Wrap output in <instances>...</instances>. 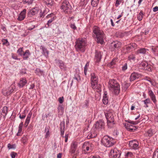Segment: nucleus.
Masks as SVG:
<instances>
[{
    "mask_svg": "<svg viewBox=\"0 0 158 158\" xmlns=\"http://www.w3.org/2000/svg\"><path fill=\"white\" fill-rule=\"evenodd\" d=\"M86 44L85 39L79 38L77 40L75 46L76 51L78 52H84Z\"/></svg>",
    "mask_w": 158,
    "mask_h": 158,
    "instance_id": "obj_1",
    "label": "nucleus"
},
{
    "mask_svg": "<svg viewBox=\"0 0 158 158\" xmlns=\"http://www.w3.org/2000/svg\"><path fill=\"white\" fill-rule=\"evenodd\" d=\"M108 87L109 89L115 94H118L119 93V85L115 80H110L108 82Z\"/></svg>",
    "mask_w": 158,
    "mask_h": 158,
    "instance_id": "obj_2",
    "label": "nucleus"
},
{
    "mask_svg": "<svg viewBox=\"0 0 158 158\" xmlns=\"http://www.w3.org/2000/svg\"><path fill=\"white\" fill-rule=\"evenodd\" d=\"M102 117L105 116L107 120V125L109 127H111L114 124V115L113 114L110 112H108L106 114L104 112H102L101 114Z\"/></svg>",
    "mask_w": 158,
    "mask_h": 158,
    "instance_id": "obj_3",
    "label": "nucleus"
},
{
    "mask_svg": "<svg viewBox=\"0 0 158 158\" xmlns=\"http://www.w3.org/2000/svg\"><path fill=\"white\" fill-rule=\"evenodd\" d=\"M114 143V139L107 135L104 136L101 140V143L102 144L108 147L112 146Z\"/></svg>",
    "mask_w": 158,
    "mask_h": 158,
    "instance_id": "obj_4",
    "label": "nucleus"
},
{
    "mask_svg": "<svg viewBox=\"0 0 158 158\" xmlns=\"http://www.w3.org/2000/svg\"><path fill=\"white\" fill-rule=\"evenodd\" d=\"M91 76V80L92 87L98 93V77L95 76L94 73L92 74Z\"/></svg>",
    "mask_w": 158,
    "mask_h": 158,
    "instance_id": "obj_5",
    "label": "nucleus"
},
{
    "mask_svg": "<svg viewBox=\"0 0 158 158\" xmlns=\"http://www.w3.org/2000/svg\"><path fill=\"white\" fill-rule=\"evenodd\" d=\"M61 8L66 13H70L72 11V7L69 2L67 1H64L62 2Z\"/></svg>",
    "mask_w": 158,
    "mask_h": 158,
    "instance_id": "obj_6",
    "label": "nucleus"
},
{
    "mask_svg": "<svg viewBox=\"0 0 158 158\" xmlns=\"http://www.w3.org/2000/svg\"><path fill=\"white\" fill-rule=\"evenodd\" d=\"M55 61L56 64L58 65L61 71H66L68 68L64 62L60 60L55 59Z\"/></svg>",
    "mask_w": 158,
    "mask_h": 158,
    "instance_id": "obj_7",
    "label": "nucleus"
},
{
    "mask_svg": "<svg viewBox=\"0 0 158 158\" xmlns=\"http://www.w3.org/2000/svg\"><path fill=\"white\" fill-rule=\"evenodd\" d=\"M121 154V152L117 148H114L110 151V157L119 158Z\"/></svg>",
    "mask_w": 158,
    "mask_h": 158,
    "instance_id": "obj_8",
    "label": "nucleus"
},
{
    "mask_svg": "<svg viewBox=\"0 0 158 158\" xmlns=\"http://www.w3.org/2000/svg\"><path fill=\"white\" fill-rule=\"evenodd\" d=\"M92 36L97 43H99V27L97 26L93 27Z\"/></svg>",
    "mask_w": 158,
    "mask_h": 158,
    "instance_id": "obj_9",
    "label": "nucleus"
},
{
    "mask_svg": "<svg viewBox=\"0 0 158 158\" xmlns=\"http://www.w3.org/2000/svg\"><path fill=\"white\" fill-rule=\"evenodd\" d=\"M40 10L37 7H35L31 9L27 13V15L29 17L36 15L40 11Z\"/></svg>",
    "mask_w": 158,
    "mask_h": 158,
    "instance_id": "obj_10",
    "label": "nucleus"
},
{
    "mask_svg": "<svg viewBox=\"0 0 158 158\" xmlns=\"http://www.w3.org/2000/svg\"><path fill=\"white\" fill-rule=\"evenodd\" d=\"M139 143L135 140H133L129 142V145L131 148L132 149H137L138 148Z\"/></svg>",
    "mask_w": 158,
    "mask_h": 158,
    "instance_id": "obj_11",
    "label": "nucleus"
},
{
    "mask_svg": "<svg viewBox=\"0 0 158 158\" xmlns=\"http://www.w3.org/2000/svg\"><path fill=\"white\" fill-rule=\"evenodd\" d=\"M148 94L150 96L151 100L152 101L154 104H156L157 102V100L156 97L153 92L150 89H148Z\"/></svg>",
    "mask_w": 158,
    "mask_h": 158,
    "instance_id": "obj_12",
    "label": "nucleus"
},
{
    "mask_svg": "<svg viewBox=\"0 0 158 158\" xmlns=\"http://www.w3.org/2000/svg\"><path fill=\"white\" fill-rule=\"evenodd\" d=\"M121 46V42L117 41H114L111 44V47L113 50H114L116 49L119 48Z\"/></svg>",
    "mask_w": 158,
    "mask_h": 158,
    "instance_id": "obj_13",
    "label": "nucleus"
},
{
    "mask_svg": "<svg viewBox=\"0 0 158 158\" xmlns=\"http://www.w3.org/2000/svg\"><path fill=\"white\" fill-rule=\"evenodd\" d=\"M27 10L26 9H24L19 14L17 19L19 21H22L23 20L25 17Z\"/></svg>",
    "mask_w": 158,
    "mask_h": 158,
    "instance_id": "obj_14",
    "label": "nucleus"
},
{
    "mask_svg": "<svg viewBox=\"0 0 158 158\" xmlns=\"http://www.w3.org/2000/svg\"><path fill=\"white\" fill-rule=\"evenodd\" d=\"M141 76V75L136 72H134L132 73L130 77V81H132L138 78Z\"/></svg>",
    "mask_w": 158,
    "mask_h": 158,
    "instance_id": "obj_15",
    "label": "nucleus"
},
{
    "mask_svg": "<svg viewBox=\"0 0 158 158\" xmlns=\"http://www.w3.org/2000/svg\"><path fill=\"white\" fill-rule=\"evenodd\" d=\"M105 39L106 36L104 33L99 31V43L102 45L104 44Z\"/></svg>",
    "mask_w": 158,
    "mask_h": 158,
    "instance_id": "obj_16",
    "label": "nucleus"
},
{
    "mask_svg": "<svg viewBox=\"0 0 158 158\" xmlns=\"http://www.w3.org/2000/svg\"><path fill=\"white\" fill-rule=\"evenodd\" d=\"M77 147V143L76 142H73L71 145L70 152L72 153H75Z\"/></svg>",
    "mask_w": 158,
    "mask_h": 158,
    "instance_id": "obj_17",
    "label": "nucleus"
},
{
    "mask_svg": "<svg viewBox=\"0 0 158 158\" xmlns=\"http://www.w3.org/2000/svg\"><path fill=\"white\" fill-rule=\"evenodd\" d=\"M60 135L61 136L64 137L65 130V122L63 121L61 122L60 124Z\"/></svg>",
    "mask_w": 158,
    "mask_h": 158,
    "instance_id": "obj_18",
    "label": "nucleus"
},
{
    "mask_svg": "<svg viewBox=\"0 0 158 158\" xmlns=\"http://www.w3.org/2000/svg\"><path fill=\"white\" fill-rule=\"evenodd\" d=\"M27 83V81L25 78H21L20 79V81L18 84V85L19 88H21L25 85Z\"/></svg>",
    "mask_w": 158,
    "mask_h": 158,
    "instance_id": "obj_19",
    "label": "nucleus"
},
{
    "mask_svg": "<svg viewBox=\"0 0 158 158\" xmlns=\"http://www.w3.org/2000/svg\"><path fill=\"white\" fill-rule=\"evenodd\" d=\"M126 127L128 131L130 132H134L137 129L135 126L129 124H127Z\"/></svg>",
    "mask_w": 158,
    "mask_h": 158,
    "instance_id": "obj_20",
    "label": "nucleus"
},
{
    "mask_svg": "<svg viewBox=\"0 0 158 158\" xmlns=\"http://www.w3.org/2000/svg\"><path fill=\"white\" fill-rule=\"evenodd\" d=\"M57 109L58 116L62 115L64 112V108L63 106L62 105H59Z\"/></svg>",
    "mask_w": 158,
    "mask_h": 158,
    "instance_id": "obj_21",
    "label": "nucleus"
},
{
    "mask_svg": "<svg viewBox=\"0 0 158 158\" xmlns=\"http://www.w3.org/2000/svg\"><path fill=\"white\" fill-rule=\"evenodd\" d=\"M148 50L145 48H142L138 49L136 51V53L139 54L140 53L143 55H144L148 52Z\"/></svg>",
    "mask_w": 158,
    "mask_h": 158,
    "instance_id": "obj_22",
    "label": "nucleus"
},
{
    "mask_svg": "<svg viewBox=\"0 0 158 158\" xmlns=\"http://www.w3.org/2000/svg\"><path fill=\"white\" fill-rule=\"evenodd\" d=\"M32 114V113L31 111H30L28 114L24 124L25 127H27L29 123Z\"/></svg>",
    "mask_w": 158,
    "mask_h": 158,
    "instance_id": "obj_23",
    "label": "nucleus"
},
{
    "mask_svg": "<svg viewBox=\"0 0 158 158\" xmlns=\"http://www.w3.org/2000/svg\"><path fill=\"white\" fill-rule=\"evenodd\" d=\"M31 55V53L28 50H26L25 52H23L22 55L23 59L24 60H27L29 58V56Z\"/></svg>",
    "mask_w": 158,
    "mask_h": 158,
    "instance_id": "obj_24",
    "label": "nucleus"
},
{
    "mask_svg": "<svg viewBox=\"0 0 158 158\" xmlns=\"http://www.w3.org/2000/svg\"><path fill=\"white\" fill-rule=\"evenodd\" d=\"M89 143L88 142H85L83 144L82 148L83 149L84 151H85V150L88 152L89 151L90 147Z\"/></svg>",
    "mask_w": 158,
    "mask_h": 158,
    "instance_id": "obj_25",
    "label": "nucleus"
},
{
    "mask_svg": "<svg viewBox=\"0 0 158 158\" xmlns=\"http://www.w3.org/2000/svg\"><path fill=\"white\" fill-rule=\"evenodd\" d=\"M94 60L95 64L98 65L99 63V52L98 50L96 49L95 55Z\"/></svg>",
    "mask_w": 158,
    "mask_h": 158,
    "instance_id": "obj_26",
    "label": "nucleus"
},
{
    "mask_svg": "<svg viewBox=\"0 0 158 158\" xmlns=\"http://www.w3.org/2000/svg\"><path fill=\"white\" fill-rule=\"evenodd\" d=\"M152 52L155 56L158 55V47L152 46L151 48Z\"/></svg>",
    "mask_w": 158,
    "mask_h": 158,
    "instance_id": "obj_27",
    "label": "nucleus"
},
{
    "mask_svg": "<svg viewBox=\"0 0 158 158\" xmlns=\"http://www.w3.org/2000/svg\"><path fill=\"white\" fill-rule=\"evenodd\" d=\"M102 102L104 104H106L108 103V99L107 97V93L106 91L104 92L102 99Z\"/></svg>",
    "mask_w": 158,
    "mask_h": 158,
    "instance_id": "obj_28",
    "label": "nucleus"
},
{
    "mask_svg": "<svg viewBox=\"0 0 158 158\" xmlns=\"http://www.w3.org/2000/svg\"><path fill=\"white\" fill-rule=\"evenodd\" d=\"M40 49L42 50V53L45 56H47L48 54V51L47 49L44 46H41L40 47Z\"/></svg>",
    "mask_w": 158,
    "mask_h": 158,
    "instance_id": "obj_29",
    "label": "nucleus"
},
{
    "mask_svg": "<svg viewBox=\"0 0 158 158\" xmlns=\"http://www.w3.org/2000/svg\"><path fill=\"white\" fill-rule=\"evenodd\" d=\"M105 123L103 120L102 118L101 119H99V125H100L101 126V130L103 132L105 131Z\"/></svg>",
    "mask_w": 158,
    "mask_h": 158,
    "instance_id": "obj_30",
    "label": "nucleus"
},
{
    "mask_svg": "<svg viewBox=\"0 0 158 158\" xmlns=\"http://www.w3.org/2000/svg\"><path fill=\"white\" fill-rule=\"evenodd\" d=\"M117 60V58H114L113 59L112 61L108 64V66L111 68H113L114 65L116 64Z\"/></svg>",
    "mask_w": 158,
    "mask_h": 158,
    "instance_id": "obj_31",
    "label": "nucleus"
},
{
    "mask_svg": "<svg viewBox=\"0 0 158 158\" xmlns=\"http://www.w3.org/2000/svg\"><path fill=\"white\" fill-rule=\"evenodd\" d=\"M56 19V16H53V17L49 19L46 25H45V27L47 28H48L50 26V24L52 22L54 21Z\"/></svg>",
    "mask_w": 158,
    "mask_h": 158,
    "instance_id": "obj_32",
    "label": "nucleus"
},
{
    "mask_svg": "<svg viewBox=\"0 0 158 158\" xmlns=\"http://www.w3.org/2000/svg\"><path fill=\"white\" fill-rule=\"evenodd\" d=\"M34 0H22V1L23 4L30 5L33 3Z\"/></svg>",
    "mask_w": 158,
    "mask_h": 158,
    "instance_id": "obj_33",
    "label": "nucleus"
},
{
    "mask_svg": "<svg viewBox=\"0 0 158 158\" xmlns=\"http://www.w3.org/2000/svg\"><path fill=\"white\" fill-rule=\"evenodd\" d=\"M143 102H144V106L146 108L148 107V104L151 103V101L149 98H147L145 100L143 101Z\"/></svg>",
    "mask_w": 158,
    "mask_h": 158,
    "instance_id": "obj_34",
    "label": "nucleus"
},
{
    "mask_svg": "<svg viewBox=\"0 0 158 158\" xmlns=\"http://www.w3.org/2000/svg\"><path fill=\"white\" fill-rule=\"evenodd\" d=\"M35 73L37 75L39 76H43L44 75V72L43 71L41 70L40 69H36L35 71Z\"/></svg>",
    "mask_w": 158,
    "mask_h": 158,
    "instance_id": "obj_35",
    "label": "nucleus"
},
{
    "mask_svg": "<svg viewBox=\"0 0 158 158\" xmlns=\"http://www.w3.org/2000/svg\"><path fill=\"white\" fill-rule=\"evenodd\" d=\"M153 134L152 129H150L145 133V135L146 136L150 137L153 135Z\"/></svg>",
    "mask_w": 158,
    "mask_h": 158,
    "instance_id": "obj_36",
    "label": "nucleus"
},
{
    "mask_svg": "<svg viewBox=\"0 0 158 158\" xmlns=\"http://www.w3.org/2000/svg\"><path fill=\"white\" fill-rule=\"evenodd\" d=\"M23 125V122H21L19 125V130L17 134V135L19 136L20 135V133L22 131V129Z\"/></svg>",
    "mask_w": 158,
    "mask_h": 158,
    "instance_id": "obj_37",
    "label": "nucleus"
},
{
    "mask_svg": "<svg viewBox=\"0 0 158 158\" xmlns=\"http://www.w3.org/2000/svg\"><path fill=\"white\" fill-rule=\"evenodd\" d=\"M44 2L47 5L52 6L53 5V0H43Z\"/></svg>",
    "mask_w": 158,
    "mask_h": 158,
    "instance_id": "obj_38",
    "label": "nucleus"
},
{
    "mask_svg": "<svg viewBox=\"0 0 158 158\" xmlns=\"http://www.w3.org/2000/svg\"><path fill=\"white\" fill-rule=\"evenodd\" d=\"M147 65L148 64L147 63L144 61H143L141 62L140 65V67H142L141 68L142 69L147 70V68L146 67H147Z\"/></svg>",
    "mask_w": 158,
    "mask_h": 158,
    "instance_id": "obj_39",
    "label": "nucleus"
},
{
    "mask_svg": "<svg viewBox=\"0 0 158 158\" xmlns=\"http://www.w3.org/2000/svg\"><path fill=\"white\" fill-rule=\"evenodd\" d=\"M143 11L141 10L139 14L138 15L137 19L139 21H141L143 19Z\"/></svg>",
    "mask_w": 158,
    "mask_h": 158,
    "instance_id": "obj_40",
    "label": "nucleus"
},
{
    "mask_svg": "<svg viewBox=\"0 0 158 158\" xmlns=\"http://www.w3.org/2000/svg\"><path fill=\"white\" fill-rule=\"evenodd\" d=\"M8 110V107L6 106H4L2 108V113L5 114V115H3L4 118H5L7 114Z\"/></svg>",
    "mask_w": 158,
    "mask_h": 158,
    "instance_id": "obj_41",
    "label": "nucleus"
},
{
    "mask_svg": "<svg viewBox=\"0 0 158 158\" xmlns=\"http://www.w3.org/2000/svg\"><path fill=\"white\" fill-rule=\"evenodd\" d=\"M73 79L76 80L78 82H80L81 81V78L78 74L76 73L74 75V77H73Z\"/></svg>",
    "mask_w": 158,
    "mask_h": 158,
    "instance_id": "obj_42",
    "label": "nucleus"
},
{
    "mask_svg": "<svg viewBox=\"0 0 158 158\" xmlns=\"http://www.w3.org/2000/svg\"><path fill=\"white\" fill-rule=\"evenodd\" d=\"M9 92H10V91L9 90V88L6 89H3L2 90V93L4 96H8L10 94H7Z\"/></svg>",
    "mask_w": 158,
    "mask_h": 158,
    "instance_id": "obj_43",
    "label": "nucleus"
},
{
    "mask_svg": "<svg viewBox=\"0 0 158 158\" xmlns=\"http://www.w3.org/2000/svg\"><path fill=\"white\" fill-rule=\"evenodd\" d=\"M98 0H92L91 4L94 6H97L98 4Z\"/></svg>",
    "mask_w": 158,
    "mask_h": 158,
    "instance_id": "obj_44",
    "label": "nucleus"
},
{
    "mask_svg": "<svg viewBox=\"0 0 158 158\" xmlns=\"http://www.w3.org/2000/svg\"><path fill=\"white\" fill-rule=\"evenodd\" d=\"M133 155L132 152H128L125 155V158H130L133 157Z\"/></svg>",
    "mask_w": 158,
    "mask_h": 158,
    "instance_id": "obj_45",
    "label": "nucleus"
},
{
    "mask_svg": "<svg viewBox=\"0 0 158 158\" xmlns=\"http://www.w3.org/2000/svg\"><path fill=\"white\" fill-rule=\"evenodd\" d=\"M9 90L10 91V92H9L7 94H10L11 93H12L14 91V89H15V88L14 87V86H12V85L10 87L8 88Z\"/></svg>",
    "mask_w": 158,
    "mask_h": 158,
    "instance_id": "obj_46",
    "label": "nucleus"
},
{
    "mask_svg": "<svg viewBox=\"0 0 158 158\" xmlns=\"http://www.w3.org/2000/svg\"><path fill=\"white\" fill-rule=\"evenodd\" d=\"M23 48H19L17 50V53L19 55L22 56L23 53V52H24L23 50Z\"/></svg>",
    "mask_w": 158,
    "mask_h": 158,
    "instance_id": "obj_47",
    "label": "nucleus"
},
{
    "mask_svg": "<svg viewBox=\"0 0 158 158\" xmlns=\"http://www.w3.org/2000/svg\"><path fill=\"white\" fill-rule=\"evenodd\" d=\"M45 131L46 132L45 138H47L50 135L49 129L48 127H46L45 129Z\"/></svg>",
    "mask_w": 158,
    "mask_h": 158,
    "instance_id": "obj_48",
    "label": "nucleus"
},
{
    "mask_svg": "<svg viewBox=\"0 0 158 158\" xmlns=\"http://www.w3.org/2000/svg\"><path fill=\"white\" fill-rule=\"evenodd\" d=\"M153 158H158V149L156 150L153 153Z\"/></svg>",
    "mask_w": 158,
    "mask_h": 158,
    "instance_id": "obj_49",
    "label": "nucleus"
},
{
    "mask_svg": "<svg viewBox=\"0 0 158 158\" xmlns=\"http://www.w3.org/2000/svg\"><path fill=\"white\" fill-rule=\"evenodd\" d=\"M16 147V146L15 144L11 145L10 143H9L8 144V148L9 149H15Z\"/></svg>",
    "mask_w": 158,
    "mask_h": 158,
    "instance_id": "obj_50",
    "label": "nucleus"
},
{
    "mask_svg": "<svg viewBox=\"0 0 158 158\" xmlns=\"http://www.w3.org/2000/svg\"><path fill=\"white\" fill-rule=\"evenodd\" d=\"M2 41L3 42L2 44L3 45H5L6 46H8L9 45V43L6 39H3Z\"/></svg>",
    "mask_w": 158,
    "mask_h": 158,
    "instance_id": "obj_51",
    "label": "nucleus"
},
{
    "mask_svg": "<svg viewBox=\"0 0 158 158\" xmlns=\"http://www.w3.org/2000/svg\"><path fill=\"white\" fill-rule=\"evenodd\" d=\"M135 56L134 54L131 55L128 57L129 59L130 60H133L134 61L135 60Z\"/></svg>",
    "mask_w": 158,
    "mask_h": 158,
    "instance_id": "obj_52",
    "label": "nucleus"
},
{
    "mask_svg": "<svg viewBox=\"0 0 158 158\" xmlns=\"http://www.w3.org/2000/svg\"><path fill=\"white\" fill-rule=\"evenodd\" d=\"M28 139L26 136H24L22 138L21 141L23 143H25L27 141Z\"/></svg>",
    "mask_w": 158,
    "mask_h": 158,
    "instance_id": "obj_53",
    "label": "nucleus"
},
{
    "mask_svg": "<svg viewBox=\"0 0 158 158\" xmlns=\"http://www.w3.org/2000/svg\"><path fill=\"white\" fill-rule=\"evenodd\" d=\"M46 12V11L44 10L43 12H42V10H41L40 12V17L42 18L44 17L45 15Z\"/></svg>",
    "mask_w": 158,
    "mask_h": 158,
    "instance_id": "obj_54",
    "label": "nucleus"
},
{
    "mask_svg": "<svg viewBox=\"0 0 158 158\" xmlns=\"http://www.w3.org/2000/svg\"><path fill=\"white\" fill-rule=\"evenodd\" d=\"M144 79L149 81L152 85H153V82L152 81L150 78L148 77H144Z\"/></svg>",
    "mask_w": 158,
    "mask_h": 158,
    "instance_id": "obj_55",
    "label": "nucleus"
},
{
    "mask_svg": "<svg viewBox=\"0 0 158 158\" xmlns=\"http://www.w3.org/2000/svg\"><path fill=\"white\" fill-rule=\"evenodd\" d=\"M19 114V117L21 119H24L26 117V114L24 113H23L22 114V115H21V114Z\"/></svg>",
    "mask_w": 158,
    "mask_h": 158,
    "instance_id": "obj_56",
    "label": "nucleus"
},
{
    "mask_svg": "<svg viewBox=\"0 0 158 158\" xmlns=\"http://www.w3.org/2000/svg\"><path fill=\"white\" fill-rule=\"evenodd\" d=\"M53 16H56L53 13H52L48 15L46 17V18H51L52 17H53Z\"/></svg>",
    "mask_w": 158,
    "mask_h": 158,
    "instance_id": "obj_57",
    "label": "nucleus"
},
{
    "mask_svg": "<svg viewBox=\"0 0 158 158\" xmlns=\"http://www.w3.org/2000/svg\"><path fill=\"white\" fill-rule=\"evenodd\" d=\"M17 153L14 152H11L10 153V156L12 158H15Z\"/></svg>",
    "mask_w": 158,
    "mask_h": 158,
    "instance_id": "obj_58",
    "label": "nucleus"
},
{
    "mask_svg": "<svg viewBox=\"0 0 158 158\" xmlns=\"http://www.w3.org/2000/svg\"><path fill=\"white\" fill-rule=\"evenodd\" d=\"M70 27L73 30H76L77 29V27L74 24L71 23L70 25Z\"/></svg>",
    "mask_w": 158,
    "mask_h": 158,
    "instance_id": "obj_59",
    "label": "nucleus"
},
{
    "mask_svg": "<svg viewBox=\"0 0 158 158\" xmlns=\"http://www.w3.org/2000/svg\"><path fill=\"white\" fill-rule=\"evenodd\" d=\"M127 64L125 63L124 66L122 67V70L123 71H125L127 69Z\"/></svg>",
    "mask_w": 158,
    "mask_h": 158,
    "instance_id": "obj_60",
    "label": "nucleus"
},
{
    "mask_svg": "<svg viewBox=\"0 0 158 158\" xmlns=\"http://www.w3.org/2000/svg\"><path fill=\"white\" fill-rule=\"evenodd\" d=\"M64 101V98L63 97H60L59 98V101L60 103H62Z\"/></svg>",
    "mask_w": 158,
    "mask_h": 158,
    "instance_id": "obj_61",
    "label": "nucleus"
},
{
    "mask_svg": "<svg viewBox=\"0 0 158 158\" xmlns=\"http://www.w3.org/2000/svg\"><path fill=\"white\" fill-rule=\"evenodd\" d=\"M133 48V46H128L127 47V51H129L131 49Z\"/></svg>",
    "mask_w": 158,
    "mask_h": 158,
    "instance_id": "obj_62",
    "label": "nucleus"
},
{
    "mask_svg": "<svg viewBox=\"0 0 158 158\" xmlns=\"http://www.w3.org/2000/svg\"><path fill=\"white\" fill-rule=\"evenodd\" d=\"M153 12H156L158 11V6H156L153 9Z\"/></svg>",
    "mask_w": 158,
    "mask_h": 158,
    "instance_id": "obj_63",
    "label": "nucleus"
},
{
    "mask_svg": "<svg viewBox=\"0 0 158 158\" xmlns=\"http://www.w3.org/2000/svg\"><path fill=\"white\" fill-rule=\"evenodd\" d=\"M35 84H32L31 85H30V87L29 88V89H34V88L35 87Z\"/></svg>",
    "mask_w": 158,
    "mask_h": 158,
    "instance_id": "obj_64",
    "label": "nucleus"
}]
</instances>
